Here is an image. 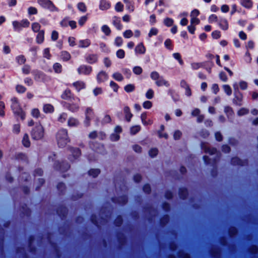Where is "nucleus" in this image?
Instances as JSON below:
<instances>
[{
	"mask_svg": "<svg viewBox=\"0 0 258 258\" xmlns=\"http://www.w3.org/2000/svg\"><path fill=\"white\" fill-rule=\"evenodd\" d=\"M217 20L218 17L216 15L214 14L211 15L208 18V21L210 23L216 22Z\"/></svg>",
	"mask_w": 258,
	"mask_h": 258,
	"instance_id": "4d7b16f0",
	"label": "nucleus"
},
{
	"mask_svg": "<svg viewBox=\"0 0 258 258\" xmlns=\"http://www.w3.org/2000/svg\"><path fill=\"white\" fill-rule=\"evenodd\" d=\"M38 13V10L35 7H30L28 8V14L29 15H36Z\"/></svg>",
	"mask_w": 258,
	"mask_h": 258,
	"instance_id": "e433bc0d",
	"label": "nucleus"
},
{
	"mask_svg": "<svg viewBox=\"0 0 258 258\" xmlns=\"http://www.w3.org/2000/svg\"><path fill=\"white\" fill-rule=\"evenodd\" d=\"M201 147L202 149L204 150L206 153H208L211 155L216 154L217 152L216 149L210 148L208 146V144L206 143H202L201 144Z\"/></svg>",
	"mask_w": 258,
	"mask_h": 258,
	"instance_id": "9d476101",
	"label": "nucleus"
},
{
	"mask_svg": "<svg viewBox=\"0 0 258 258\" xmlns=\"http://www.w3.org/2000/svg\"><path fill=\"white\" fill-rule=\"evenodd\" d=\"M124 111L125 114L126 119L127 120V121H130L133 115L130 112L129 107L127 106L125 107L124 108Z\"/></svg>",
	"mask_w": 258,
	"mask_h": 258,
	"instance_id": "bb28decb",
	"label": "nucleus"
},
{
	"mask_svg": "<svg viewBox=\"0 0 258 258\" xmlns=\"http://www.w3.org/2000/svg\"><path fill=\"white\" fill-rule=\"evenodd\" d=\"M22 144L26 147H29L30 146V142L28 134H26L24 135L22 140Z\"/></svg>",
	"mask_w": 258,
	"mask_h": 258,
	"instance_id": "393cba45",
	"label": "nucleus"
},
{
	"mask_svg": "<svg viewBox=\"0 0 258 258\" xmlns=\"http://www.w3.org/2000/svg\"><path fill=\"white\" fill-rule=\"evenodd\" d=\"M71 152L74 158H77L81 154L80 150L78 148L71 149Z\"/></svg>",
	"mask_w": 258,
	"mask_h": 258,
	"instance_id": "72a5a7b5",
	"label": "nucleus"
},
{
	"mask_svg": "<svg viewBox=\"0 0 258 258\" xmlns=\"http://www.w3.org/2000/svg\"><path fill=\"white\" fill-rule=\"evenodd\" d=\"M37 2L41 7L50 12H57L59 11V9L50 0H37Z\"/></svg>",
	"mask_w": 258,
	"mask_h": 258,
	"instance_id": "7ed1b4c3",
	"label": "nucleus"
},
{
	"mask_svg": "<svg viewBox=\"0 0 258 258\" xmlns=\"http://www.w3.org/2000/svg\"><path fill=\"white\" fill-rule=\"evenodd\" d=\"M154 96V91L152 89H149L148 90L147 93H146V97L147 98L151 99Z\"/></svg>",
	"mask_w": 258,
	"mask_h": 258,
	"instance_id": "69168bd1",
	"label": "nucleus"
},
{
	"mask_svg": "<svg viewBox=\"0 0 258 258\" xmlns=\"http://www.w3.org/2000/svg\"><path fill=\"white\" fill-rule=\"evenodd\" d=\"M100 173V170L98 169H92L89 171V175L93 177H96Z\"/></svg>",
	"mask_w": 258,
	"mask_h": 258,
	"instance_id": "473e14b6",
	"label": "nucleus"
},
{
	"mask_svg": "<svg viewBox=\"0 0 258 258\" xmlns=\"http://www.w3.org/2000/svg\"><path fill=\"white\" fill-rule=\"evenodd\" d=\"M112 78L117 81H121L123 80V76L119 73H115L112 75Z\"/></svg>",
	"mask_w": 258,
	"mask_h": 258,
	"instance_id": "f704fd0d",
	"label": "nucleus"
},
{
	"mask_svg": "<svg viewBox=\"0 0 258 258\" xmlns=\"http://www.w3.org/2000/svg\"><path fill=\"white\" fill-rule=\"evenodd\" d=\"M248 112H249V110L248 109H246L245 108H242L238 111L237 114L239 116H242V115L247 114L248 113Z\"/></svg>",
	"mask_w": 258,
	"mask_h": 258,
	"instance_id": "49530a36",
	"label": "nucleus"
},
{
	"mask_svg": "<svg viewBox=\"0 0 258 258\" xmlns=\"http://www.w3.org/2000/svg\"><path fill=\"white\" fill-rule=\"evenodd\" d=\"M43 110L46 113H51L54 111V107L50 104H46L44 105Z\"/></svg>",
	"mask_w": 258,
	"mask_h": 258,
	"instance_id": "4be33fe9",
	"label": "nucleus"
},
{
	"mask_svg": "<svg viewBox=\"0 0 258 258\" xmlns=\"http://www.w3.org/2000/svg\"><path fill=\"white\" fill-rule=\"evenodd\" d=\"M135 88V86L133 84H128L124 87V89L126 92L128 93L133 92Z\"/></svg>",
	"mask_w": 258,
	"mask_h": 258,
	"instance_id": "a19ab883",
	"label": "nucleus"
},
{
	"mask_svg": "<svg viewBox=\"0 0 258 258\" xmlns=\"http://www.w3.org/2000/svg\"><path fill=\"white\" fill-rule=\"evenodd\" d=\"M77 7L78 9L82 13L87 11V7L86 4L83 2H80L77 4Z\"/></svg>",
	"mask_w": 258,
	"mask_h": 258,
	"instance_id": "a878e982",
	"label": "nucleus"
},
{
	"mask_svg": "<svg viewBox=\"0 0 258 258\" xmlns=\"http://www.w3.org/2000/svg\"><path fill=\"white\" fill-rule=\"evenodd\" d=\"M29 24L30 22L27 19H23L20 22L15 21L12 23L15 31H20L22 28L28 27Z\"/></svg>",
	"mask_w": 258,
	"mask_h": 258,
	"instance_id": "0eeeda50",
	"label": "nucleus"
},
{
	"mask_svg": "<svg viewBox=\"0 0 258 258\" xmlns=\"http://www.w3.org/2000/svg\"><path fill=\"white\" fill-rule=\"evenodd\" d=\"M155 84L158 86H165L167 87L169 86V83L165 80L163 77H160V78L155 82Z\"/></svg>",
	"mask_w": 258,
	"mask_h": 258,
	"instance_id": "6ab92c4d",
	"label": "nucleus"
},
{
	"mask_svg": "<svg viewBox=\"0 0 258 258\" xmlns=\"http://www.w3.org/2000/svg\"><path fill=\"white\" fill-rule=\"evenodd\" d=\"M56 139L59 147H64L70 142L67 130L66 129L59 130L56 134Z\"/></svg>",
	"mask_w": 258,
	"mask_h": 258,
	"instance_id": "f257e3e1",
	"label": "nucleus"
},
{
	"mask_svg": "<svg viewBox=\"0 0 258 258\" xmlns=\"http://www.w3.org/2000/svg\"><path fill=\"white\" fill-rule=\"evenodd\" d=\"M101 30L102 32L106 36L110 35L111 32L110 28L107 25H103L101 27Z\"/></svg>",
	"mask_w": 258,
	"mask_h": 258,
	"instance_id": "5701e85b",
	"label": "nucleus"
},
{
	"mask_svg": "<svg viewBox=\"0 0 258 258\" xmlns=\"http://www.w3.org/2000/svg\"><path fill=\"white\" fill-rule=\"evenodd\" d=\"M85 123L86 125H89L90 121L94 117L95 113L93 109L91 107H87L85 111Z\"/></svg>",
	"mask_w": 258,
	"mask_h": 258,
	"instance_id": "6e6552de",
	"label": "nucleus"
},
{
	"mask_svg": "<svg viewBox=\"0 0 258 258\" xmlns=\"http://www.w3.org/2000/svg\"><path fill=\"white\" fill-rule=\"evenodd\" d=\"M115 9L117 12H122L123 10V5L120 2H118L115 5Z\"/></svg>",
	"mask_w": 258,
	"mask_h": 258,
	"instance_id": "8fccbe9b",
	"label": "nucleus"
},
{
	"mask_svg": "<svg viewBox=\"0 0 258 258\" xmlns=\"http://www.w3.org/2000/svg\"><path fill=\"white\" fill-rule=\"evenodd\" d=\"M112 24L118 30H121L122 28V25L121 24L120 19L119 17H114L112 19Z\"/></svg>",
	"mask_w": 258,
	"mask_h": 258,
	"instance_id": "a211bd4d",
	"label": "nucleus"
},
{
	"mask_svg": "<svg viewBox=\"0 0 258 258\" xmlns=\"http://www.w3.org/2000/svg\"><path fill=\"white\" fill-rule=\"evenodd\" d=\"M79 102L80 99L79 98L73 97L72 99L70 100V102L67 104L66 107L72 112H77L79 109Z\"/></svg>",
	"mask_w": 258,
	"mask_h": 258,
	"instance_id": "39448f33",
	"label": "nucleus"
},
{
	"mask_svg": "<svg viewBox=\"0 0 258 258\" xmlns=\"http://www.w3.org/2000/svg\"><path fill=\"white\" fill-rule=\"evenodd\" d=\"M123 35L126 38H130L133 36V33L131 30H127L123 32Z\"/></svg>",
	"mask_w": 258,
	"mask_h": 258,
	"instance_id": "09e8293b",
	"label": "nucleus"
},
{
	"mask_svg": "<svg viewBox=\"0 0 258 258\" xmlns=\"http://www.w3.org/2000/svg\"><path fill=\"white\" fill-rule=\"evenodd\" d=\"M219 78L223 82H225L227 81L228 78L226 74L224 72H220L219 73Z\"/></svg>",
	"mask_w": 258,
	"mask_h": 258,
	"instance_id": "0e129e2a",
	"label": "nucleus"
},
{
	"mask_svg": "<svg viewBox=\"0 0 258 258\" xmlns=\"http://www.w3.org/2000/svg\"><path fill=\"white\" fill-rule=\"evenodd\" d=\"M88 20V17L87 16H82L78 21V23L79 25L82 26L84 25L86 22Z\"/></svg>",
	"mask_w": 258,
	"mask_h": 258,
	"instance_id": "a18cd8bd",
	"label": "nucleus"
},
{
	"mask_svg": "<svg viewBox=\"0 0 258 258\" xmlns=\"http://www.w3.org/2000/svg\"><path fill=\"white\" fill-rule=\"evenodd\" d=\"M61 98L65 100L72 99L71 91L69 90H66L61 95Z\"/></svg>",
	"mask_w": 258,
	"mask_h": 258,
	"instance_id": "cd10ccee",
	"label": "nucleus"
},
{
	"mask_svg": "<svg viewBox=\"0 0 258 258\" xmlns=\"http://www.w3.org/2000/svg\"><path fill=\"white\" fill-rule=\"evenodd\" d=\"M107 74L103 71H101L97 75L96 79L99 83L104 82L108 79Z\"/></svg>",
	"mask_w": 258,
	"mask_h": 258,
	"instance_id": "ddd939ff",
	"label": "nucleus"
},
{
	"mask_svg": "<svg viewBox=\"0 0 258 258\" xmlns=\"http://www.w3.org/2000/svg\"><path fill=\"white\" fill-rule=\"evenodd\" d=\"M173 56L175 59H177L178 61L180 64H181V65L183 64V61L182 60V59L181 58V55L179 53H174L173 54Z\"/></svg>",
	"mask_w": 258,
	"mask_h": 258,
	"instance_id": "de8ad7c7",
	"label": "nucleus"
},
{
	"mask_svg": "<svg viewBox=\"0 0 258 258\" xmlns=\"http://www.w3.org/2000/svg\"><path fill=\"white\" fill-rule=\"evenodd\" d=\"M158 33V30L156 28H152L148 33V36L150 38L153 36H156Z\"/></svg>",
	"mask_w": 258,
	"mask_h": 258,
	"instance_id": "4c0bfd02",
	"label": "nucleus"
},
{
	"mask_svg": "<svg viewBox=\"0 0 258 258\" xmlns=\"http://www.w3.org/2000/svg\"><path fill=\"white\" fill-rule=\"evenodd\" d=\"M164 24L167 27H170L172 25L174 21L172 19L170 18H166L164 20Z\"/></svg>",
	"mask_w": 258,
	"mask_h": 258,
	"instance_id": "ea45409f",
	"label": "nucleus"
},
{
	"mask_svg": "<svg viewBox=\"0 0 258 258\" xmlns=\"http://www.w3.org/2000/svg\"><path fill=\"white\" fill-rule=\"evenodd\" d=\"M93 93L94 95L96 96L98 95L101 94L102 93V89L101 88L97 87L95 88L93 91Z\"/></svg>",
	"mask_w": 258,
	"mask_h": 258,
	"instance_id": "e2e57ef3",
	"label": "nucleus"
},
{
	"mask_svg": "<svg viewBox=\"0 0 258 258\" xmlns=\"http://www.w3.org/2000/svg\"><path fill=\"white\" fill-rule=\"evenodd\" d=\"M16 60L18 63L22 64L25 63L26 59L23 55H19L16 57Z\"/></svg>",
	"mask_w": 258,
	"mask_h": 258,
	"instance_id": "3c124183",
	"label": "nucleus"
},
{
	"mask_svg": "<svg viewBox=\"0 0 258 258\" xmlns=\"http://www.w3.org/2000/svg\"><path fill=\"white\" fill-rule=\"evenodd\" d=\"M146 49L143 43L138 44L135 49V51L137 54H143L146 52Z\"/></svg>",
	"mask_w": 258,
	"mask_h": 258,
	"instance_id": "4468645a",
	"label": "nucleus"
},
{
	"mask_svg": "<svg viewBox=\"0 0 258 258\" xmlns=\"http://www.w3.org/2000/svg\"><path fill=\"white\" fill-rule=\"evenodd\" d=\"M41 26L37 22H34L32 24V29L35 32H39L40 31Z\"/></svg>",
	"mask_w": 258,
	"mask_h": 258,
	"instance_id": "7c9ffc66",
	"label": "nucleus"
},
{
	"mask_svg": "<svg viewBox=\"0 0 258 258\" xmlns=\"http://www.w3.org/2000/svg\"><path fill=\"white\" fill-rule=\"evenodd\" d=\"M241 4L244 7L250 8L252 6L251 0H241Z\"/></svg>",
	"mask_w": 258,
	"mask_h": 258,
	"instance_id": "c756f323",
	"label": "nucleus"
},
{
	"mask_svg": "<svg viewBox=\"0 0 258 258\" xmlns=\"http://www.w3.org/2000/svg\"><path fill=\"white\" fill-rule=\"evenodd\" d=\"M69 45L73 47L76 45V38L74 37H70L68 38Z\"/></svg>",
	"mask_w": 258,
	"mask_h": 258,
	"instance_id": "5fc2aeb1",
	"label": "nucleus"
},
{
	"mask_svg": "<svg viewBox=\"0 0 258 258\" xmlns=\"http://www.w3.org/2000/svg\"><path fill=\"white\" fill-rule=\"evenodd\" d=\"M99 46L102 51L105 52H109V49L104 43H103V42L100 43L99 44Z\"/></svg>",
	"mask_w": 258,
	"mask_h": 258,
	"instance_id": "680f3d73",
	"label": "nucleus"
},
{
	"mask_svg": "<svg viewBox=\"0 0 258 258\" xmlns=\"http://www.w3.org/2000/svg\"><path fill=\"white\" fill-rule=\"evenodd\" d=\"M158 151L157 149L156 148H152L150 149V150L149 152V155L151 157H154L155 156H156L158 154Z\"/></svg>",
	"mask_w": 258,
	"mask_h": 258,
	"instance_id": "13d9d810",
	"label": "nucleus"
},
{
	"mask_svg": "<svg viewBox=\"0 0 258 258\" xmlns=\"http://www.w3.org/2000/svg\"><path fill=\"white\" fill-rule=\"evenodd\" d=\"M12 104L11 108L14 113L20 116L22 119L25 118V114L21 107L18 99L14 97L11 99Z\"/></svg>",
	"mask_w": 258,
	"mask_h": 258,
	"instance_id": "f03ea898",
	"label": "nucleus"
},
{
	"mask_svg": "<svg viewBox=\"0 0 258 258\" xmlns=\"http://www.w3.org/2000/svg\"><path fill=\"white\" fill-rule=\"evenodd\" d=\"M164 45L167 49H169L170 50L172 49V41L170 39H168L166 40L164 42Z\"/></svg>",
	"mask_w": 258,
	"mask_h": 258,
	"instance_id": "052dcab7",
	"label": "nucleus"
},
{
	"mask_svg": "<svg viewBox=\"0 0 258 258\" xmlns=\"http://www.w3.org/2000/svg\"><path fill=\"white\" fill-rule=\"evenodd\" d=\"M62 59L64 61H68L71 58L70 54L66 51H62L61 55Z\"/></svg>",
	"mask_w": 258,
	"mask_h": 258,
	"instance_id": "2f4dec72",
	"label": "nucleus"
},
{
	"mask_svg": "<svg viewBox=\"0 0 258 258\" xmlns=\"http://www.w3.org/2000/svg\"><path fill=\"white\" fill-rule=\"evenodd\" d=\"M26 88L22 85H18L16 87V90L18 93H24L26 91Z\"/></svg>",
	"mask_w": 258,
	"mask_h": 258,
	"instance_id": "774afa93",
	"label": "nucleus"
},
{
	"mask_svg": "<svg viewBox=\"0 0 258 258\" xmlns=\"http://www.w3.org/2000/svg\"><path fill=\"white\" fill-rule=\"evenodd\" d=\"M68 117V114L67 113L62 112L59 114L57 117V121L63 123L66 121Z\"/></svg>",
	"mask_w": 258,
	"mask_h": 258,
	"instance_id": "b1692460",
	"label": "nucleus"
},
{
	"mask_svg": "<svg viewBox=\"0 0 258 258\" xmlns=\"http://www.w3.org/2000/svg\"><path fill=\"white\" fill-rule=\"evenodd\" d=\"M53 68L55 72L57 73H59L61 71V65L59 63H54Z\"/></svg>",
	"mask_w": 258,
	"mask_h": 258,
	"instance_id": "37998d69",
	"label": "nucleus"
},
{
	"mask_svg": "<svg viewBox=\"0 0 258 258\" xmlns=\"http://www.w3.org/2000/svg\"><path fill=\"white\" fill-rule=\"evenodd\" d=\"M133 71L136 75H140L142 73L143 70L141 67L137 66L133 68Z\"/></svg>",
	"mask_w": 258,
	"mask_h": 258,
	"instance_id": "603ef678",
	"label": "nucleus"
},
{
	"mask_svg": "<svg viewBox=\"0 0 258 258\" xmlns=\"http://www.w3.org/2000/svg\"><path fill=\"white\" fill-rule=\"evenodd\" d=\"M233 87L234 90L233 102L237 105L241 106L242 105L243 96L242 93L239 91L237 83H234L233 85Z\"/></svg>",
	"mask_w": 258,
	"mask_h": 258,
	"instance_id": "423d86ee",
	"label": "nucleus"
},
{
	"mask_svg": "<svg viewBox=\"0 0 258 258\" xmlns=\"http://www.w3.org/2000/svg\"><path fill=\"white\" fill-rule=\"evenodd\" d=\"M110 7V4L107 0H100L99 9L104 11L109 9Z\"/></svg>",
	"mask_w": 258,
	"mask_h": 258,
	"instance_id": "2eb2a0df",
	"label": "nucleus"
},
{
	"mask_svg": "<svg viewBox=\"0 0 258 258\" xmlns=\"http://www.w3.org/2000/svg\"><path fill=\"white\" fill-rule=\"evenodd\" d=\"M31 135L34 140L41 139L44 136V128L41 124L38 123L32 130Z\"/></svg>",
	"mask_w": 258,
	"mask_h": 258,
	"instance_id": "20e7f679",
	"label": "nucleus"
},
{
	"mask_svg": "<svg viewBox=\"0 0 258 258\" xmlns=\"http://www.w3.org/2000/svg\"><path fill=\"white\" fill-rule=\"evenodd\" d=\"M77 71L79 75H88L92 72V68L90 66L83 64L78 68Z\"/></svg>",
	"mask_w": 258,
	"mask_h": 258,
	"instance_id": "1a4fd4ad",
	"label": "nucleus"
},
{
	"mask_svg": "<svg viewBox=\"0 0 258 258\" xmlns=\"http://www.w3.org/2000/svg\"><path fill=\"white\" fill-rule=\"evenodd\" d=\"M225 93L228 95L230 96L232 94V89L230 86L228 85H224L222 86Z\"/></svg>",
	"mask_w": 258,
	"mask_h": 258,
	"instance_id": "c85d7f7f",
	"label": "nucleus"
},
{
	"mask_svg": "<svg viewBox=\"0 0 258 258\" xmlns=\"http://www.w3.org/2000/svg\"><path fill=\"white\" fill-rule=\"evenodd\" d=\"M141 130L140 125H135L132 126L130 129V132L132 135H135L139 132Z\"/></svg>",
	"mask_w": 258,
	"mask_h": 258,
	"instance_id": "c9c22d12",
	"label": "nucleus"
},
{
	"mask_svg": "<svg viewBox=\"0 0 258 258\" xmlns=\"http://www.w3.org/2000/svg\"><path fill=\"white\" fill-rule=\"evenodd\" d=\"M237 85L241 90H246L247 88V83L244 81H240Z\"/></svg>",
	"mask_w": 258,
	"mask_h": 258,
	"instance_id": "c03bdc74",
	"label": "nucleus"
},
{
	"mask_svg": "<svg viewBox=\"0 0 258 258\" xmlns=\"http://www.w3.org/2000/svg\"><path fill=\"white\" fill-rule=\"evenodd\" d=\"M78 45L80 48H88L91 45V40L89 39L80 40L78 42Z\"/></svg>",
	"mask_w": 258,
	"mask_h": 258,
	"instance_id": "9b49d317",
	"label": "nucleus"
},
{
	"mask_svg": "<svg viewBox=\"0 0 258 258\" xmlns=\"http://www.w3.org/2000/svg\"><path fill=\"white\" fill-rule=\"evenodd\" d=\"M232 163L234 165H243V162L239 158L235 157L232 159Z\"/></svg>",
	"mask_w": 258,
	"mask_h": 258,
	"instance_id": "58836bf2",
	"label": "nucleus"
},
{
	"mask_svg": "<svg viewBox=\"0 0 258 258\" xmlns=\"http://www.w3.org/2000/svg\"><path fill=\"white\" fill-rule=\"evenodd\" d=\"M224 111L228 117L230 115H232L233 113L232 108L229 106H226L225 107Z\"/></svg>",
	"mask_w": 258,
	"mask_h": 258,
	"instance_id": "bf43d9fd",
	"label": "nucleus"
},
{
	"mask_svg": "<svg viewBox=\"0 0 258 258\" xmlns=\"http://www.w3.org/2000/svg\"><path fill=\"white\" fill-rule=\"evenodd\" d=\"M115 44L117 46H120L122 44V39L120 37H117L115 39Z\"/></svg>",
	"mask_w": 258,
	"mask_h": 258,
	"instance_id": "338daca9",
	"label": "nucleus"
},
{
	"mask_svg": "<svg viewBox=\"0 0 258 258\" xmlns=\"http://www.w3.org/2000/svg\"><path fill=\"white\" fill-rule=\"evenodd\" d=\"M79 124L77 119L74 117H70L68 121V125L70 127H76Z\"/></svg>",
	"mask_w": 258,
	"mask_h": 258,
	"instance_id": "aec40b11",
	"label": "nucleus"
},
{
	"mask_svg": "<svg viewBox=\"0 0 258 258\" xmlns=\"http://www.w3.org/2000/svg\"><path fill=\"white\" fill-rule=\"evenodd\" d=\"M125 52L123 49H119L116 52V56L119 58H123L124 57Z\"/></svg>",
	"mask_w": 258,
	"mask_h": 258,
	"instance_id": "864d4df0",
	"label": "nucleus"
},
{
	"mask_svg": "<svg viewBox=\"0 0 258 258\" xmlns=\"http://www.w3.org/2000/svg\"><path fill=\"white\" fill-rule=\"evenodd\" d=\"M218 24L221 29L226 30L228 29V23L226 19L221 18L219 20Z\"/></svg>",
	"mask_w": 258,
	"mask_h": 258,
	"instance_id": "f3484780",
	"label": "nucleus"
},
{
	"mask_svg": "<svg viewBox=\"0 0 258 258\" xmlns=\"http://www.w3.org/2000/svg\"><path fill=\"white\" fill-rule=\"evenodd\" d=\"M98 55L96 54H89L86 57V61L90 64H93L97 62Z\"/></svg>",
	"mask_w": 258,
	"mask_h": 258,
	"instance_id": "f8f14e48",
	"label": "nucleus"
},
{
	"mask_svg": "<svg viewBox=\"0 0 258 258\" xmlns=\"http://www.w3.org/2000/svg\"><path fill=\"white\" fill-rule=\"evenodd\" d=\"M73 86L75 88L77 91H80L81 89H84L86 87L85 83L81 81H78L74 82Z\"/></svg>",
	"mask_w": 258,
	"mask_h": 258,
	"instance_id": "dca6fc26",
	"label": "nucleus"
},
{
	"mask_svg": "<svg viewBox=\"0 0 258 258\" xmlns=\"http://www.w3.org/2000/svg\"><path fill=\"white\" fill-rule=\"evenodd\" d=\"M150 77L152 80L156 81L160 78L161 76H160L158 72L154 71L151 73Z\"/></svg>",
	"mask_w": 258,
	"mask_h": 258,
	"instance_id": "79ce46f5",
	"label": "nucleus"
},
{
	"mask_svg": "<svg viewBox=\"0 0 258 258\" xmlns=\"http://www.w3.org/2000/svg\"><path fill=\"white\" fill-rule=\"evenodd\" d=\"M5 105L4 102L0 101V116H4L5 115L4 109Z\"/></svg>",
	"mask_w": 258,
	"mask_h": 258,
	"instance_id": "6e6d98bb",
	"label": "nucleus"
},
{
	"mask_svg": "<svg viewBox=\"0 0 258 258\" xmlns=\"http://www.w3.org/2000/svg\"><path fill=\"white\" fill-rule=\"evenodd\" d=\"M44 40V31L40 30L36 36V41L37 43H42Z\"/></svg>",
	"mask_w": 258,
	"mask_h": 258,
	"instance_id": "412c9836",
	"label": "nucleus"
}]
</instances>
